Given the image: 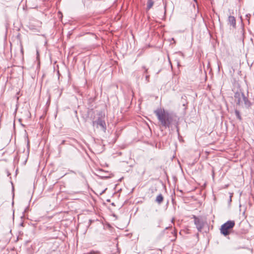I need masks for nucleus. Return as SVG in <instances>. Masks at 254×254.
I'll return each instance as SVG.
<instances>
[{
    "label": "nucleus",
    "instance_id": "nucleus-1",
    "mask_svg": "<svg viewBox=\"0 0 254 254\" xmlns=\"http://www.w3.org/2000/svg\"><path fill=\"white\" fill-rule=\"evenodd\" d=\"M161 125L165 127H169L174 119L173 114L165 111L164 109H157L154 111Z\"/></svg>",
    "mask_w": 254,
    "mask_h": 254
},
{
    "label": "nucleus",
    "instance_id": "nucleus-2",
    "mask_svg": "<svg viewBox=\"0 0 254 254\" xmlns=\"http://www.w3.org/2000/svg\"><path fill=\"white\" fill-rule=\"evenodd\" d=\"M234 99L236 105L242 108H249L251 105V103L248 97L241 90L235 93Z\"/></svg>",
    "mask_w": 254,
    "mask_h": 254
},
{
    "label": "nucleus",
    "instance_id": "nucleus-3",
    "mask_svg": "<svg viewBox=\"0 0 254 254\" xmlns=\"http://www.w3.org/2000/svg\"><path fill=\"white\" fill-rule=\"evenodd\" d=\"M235 223L233 220H229L223 224L220 228V232L224 236L229 235L235 226Z\"/></svg>",
    "mask_w": 254,
    "mask_h": 254
},
{
    "label": "nucleus",
    "instance_id": "nucleus-4",
    "mask_svg": "<svg viewBox=\"0 0 254 254\" xmlns=\"http://www.w3.org/2000/svg\"><path fill=\"white\" fill-rule=\"evenodd\" d=\"M92 125L93 127L96 126V127H98L99 126L102 130L105 132L107 129V127L104 120V116H103L102 113H100L98 119L92 122Z\"/></svg>",
    "mask_w": 254,
    "mask_h": 254
},
{
    "label": "nucleus",
    "instance_id": "nucleus-5",
    "mask_svg": "<svg viewBox=\"0 0 254 254\" xmlns=\"http://www.w3.org/2000/svg\"><path fill=\"white\" fill-rule=\"evenodd\" d=\"M193 218L197 230L201 232L204 226L203 221L195 215H193Z\"/></svg>",
    "mask_w": 254,
    "mask_h": 254
},
{
    "label": "nucleus",
    "instance_id": "nucleus-6",
    "mask_svg": "<svg viewBox=\"0 0 254 254\" xmlns=\"http://www.w3.org/2000/svg\"><path fill=\"white\" fill-rule=\"evenodd\" d=\"M228 24L232 26L233 28H235L236 27V18L233 16H229L228 18Z\"/></svg>",
    "mask_w": 254,
    "mask_h": 254
},
{
    "label": "nucleus",
    "instance_id": "nucleus-7",
    "mask_svg": "<svg viewBox=\"0 0 254 254\" xmlns=\"http://www.w3.org/2000/svg\"><path fill=\"white\" fill-rule=\"evenodd\" d=\"M164 199V197L162 194H159L158 195L156 198L155 201L159 204L162 203Z\"/></svg>",
    "mask_w": 254,
    "mask_h": 254
},
{
    "label": "nucleus",
    "instance_id": "nucleus-8",
    "mask_svg": "<svg viewBox=\"0 0 254 254\" xmlns=\"http://www.w3.org/2000/svg\"><path fill=\"white\" fill-rule=\"evenodd\" d=\"M154 4V1L152 0H148L147 3V9L149 10L150 9Z\"/></svg>",
    "mask_w": 254,
    "mask_h": 254
},
{
    "label": "nucleus",
    "instance_id": "nucleus-9",
    "mask_svg": "<svg viewBox=\"0 0 254 254\" xmlns=\"http://www.w3.org/2000/svg\"><path fill=\"white\" fill-rule=\"evenodd\" d=\"M235 115L237 117V118L240 120V121H241L242 120V117L241 116V115H240V112L239 111H238L237 110H236L235 111Z\"/></svg>",
    "mask_w": 254,
    "mask_h": 254
},
{
    "label": "nucleus",
    "instance_id": "nucleus-10",
    "mask_svg": "<svg viewBox=\"0 0 254 254\" xmlns=\"http://www.w3.org/2000/svg\"><path fill=\"white\" fill-rule=\"evenodd\" d=\"M149 77H150V75H146L145 76V80H146L147 82H148L149 81Z\"/></svg>",
    "mask_w": 254,
    "mask_h": 254
},
{
    "label": "nucleus",
    "instance_id": "nucleus-11",
    "mask_svg": "<svg viewBox=\"0 0 254 254\" xmlns=\"http://www.w3.org/2000/svg\"><path fill=\"white\" fill-rule=\"evenodd\" d=\"M143 68L144 69V73L147 74L148 73V68H146L145 66H143Z\"/></svg>",
    "mask_w": 254,
    "mask_h": 254
},
{
    "label": "nucleus",
    "instance_id": "nucleus-12",
    "mask_svg": "<svg viewBox=\"0 0 254 254\" xmlns=\"http://www.w3.org/2000/svg\"><path fill=\"white\" fill-rule=\"evenodd\" d=\"M21 52L22 54H23V49L22 46H21Z\"/></svg>",
    "mask_w": 254,
    "mask_h": 254
},
{
    "label": "nucleus",
    "instance_id": "nucleus-13",
    "mask_svg": "<svg viewBox=\"0 0 254 254\" xmlns=\"http://www.w3.org/2000/svg\"><path fill=\"white\" fill-rule=\"evenodd\" d=\"M39 54L38 51L37 50V59L39 58Z\"/></svg>",
    "mask_w": 254,
    "mask_h": 254
},
{
    "label": "nucleus",
    "instance_id": "nucleus-14",
    "mask_svg": "<svg viewBox=\"0 0 254 254\" xmlns=\"http://www.w3.org/2000/svg\"><path fill=\"white\" fill-rule=\"evenodd\" d=\"M64 143H65V140H63L61 144V145H62V144H64Z\"/></svg>",
    "mask_w": 254,
    "mask_h": 254
},
{
    "label": "nucleus",
    "instance_id": "nucleus-15",
    "mask_svg": "<svg viewBox=\"0 0 254 254\" xmlns=\"http://www.w3.org/2000/svg\"><path fill=\"white\" fill-rule=\"evenodd\" d=\"M9 175H10V173L7 171V176H8Z\"/></svg>",
    "mask_w": 254,
    "mask_h": 254
},
{
    "label": "nucleus",
    "instance_id": "nucleus-16",
    "mask_svg": "<svg viewBox=\"0 0 254 254\" xmlns=\"http://www.w3.org/2000/svg\"><path fill=\"white\" fill-rule=\"evenodd\" d=\"M231 197H232V196H230V201H231Z\"/></svg>",
    "mask_w": 254,
    "mask_h": 254
},
{
    "label": "nucleus",
    "instance_id": "nucleus-17",
    "mask_svg": "<svg viewBox=\"0 0 254 254\" xmlns=\"http://www.w3.org/2000/svg\"><path fill=\"white\" fill-rule=\"evenodd\" d=\"M196 3L197 2V0H193Z\"/></svg>",
    "mask_w": 254,
    "mask_h": 254
},
{
    "label": "nucleus",
    "instance_id": "nucleus-18",
    "mask_svg": "<svg viewBox=\"0 0 254 254\" xmlns=\"http://www.w3.org/2000/svg\"><path fill=\"white\" fill-rule=\"evenodd\" d=\"M119 253H120V252L118 251V254H119Z\"/></svg>",
    "mask_w": 254,
    "mask_h": 254
}]
</instances>
